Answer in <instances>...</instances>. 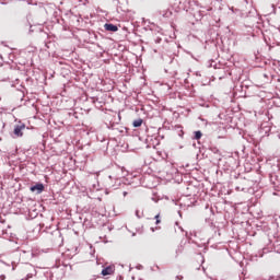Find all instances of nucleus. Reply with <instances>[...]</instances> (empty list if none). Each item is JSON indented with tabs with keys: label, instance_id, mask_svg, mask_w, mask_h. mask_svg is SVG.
<instances>
[{
	"label": "nucleus",
	"instance_id": "1a4fd4ad",
	"mask_svg": "<svg viewBox=\"0 0 280 280\" xmlns=\"http://www.w3.org/2000/svg\"><path fill=\"white\" fill-rule=\"evenodd\" d=\"M0 280H5V275H1Z\"/></svg>",
	"mask_w": 280,
	"mask_h": 280
},
{
	"label": "nucleus",
	"instance_id": "f03ea898",
	"mask_svg": "<svg viewBox=\"0 0 280 280\" xmlns=\"http://www.w3.org/2000/svg\"><path fill=\"white\" fill-rule=\"evenodd\" d=\"M31 191L36 194H43V191H45V185H43L42 183H38L34 186H31Z\"/></svg>",
	"mask_w": 280,
	"mask_h": 280
},
{
	"label": "nucleus",
	"instance_id": "6e6552de",
	"mask_svg": "<svg viewBox=\"0 0 280 280\" xmlns=\"http://www.w3.org/2000/svg\"><path fill=\"white\" fill-rule=\"evenodd\" d=\"M159 230H161V226L151 228L152 233H154L155 231H159Z\"/></svg>",
	"mask_w": 280,
	"mask_h": 280
},
{
	"label": "nucleus",
	"instance_id": "9d476101",
	"mask_svg": "<svg viewBox=\"0 0 280 280\" xmlns=\"http://www.w3.org/2000/svg\"><path fill=\"white\" fill-rule=\"evenodd\" d=\"M136 215L137 218H141V215H139V210L136 211Z\"/></svg>",
	"mask_w": 280,
	"mask_h": 280
},
{
	"label": "nucleus",
	"instance_id": "20e7f679",
	"mask_svg": "<svg viewBox=\"0 0 280 280\" xmlns=\"http://www.w3.org/2000/svg\"><path fill=\"white\" fill-rule=\"evenodd\" d=\"M104 27L106 32H119V27L115 24L106 23Z\"/></svg>",
	"mask_w": 280,
	"mask_h": 280
},
{
	"label": "nucleus",
	"instance_id": "9b49d317",
	"mask_svg": "<svg viewBox=\"0 0 280 280\" xmlns=\"http://www.w3.org/2000/svg\"><path fill=\"white\" fill-rule=\"evenodd\" d=\"M122 196H124V197L128 196V191H124V192H122Z\"/></svg>",
	"mask_w": 280,
	"mask_h": 280
},
{
	"label": "nucleus",
	"instance_id": "39448f33",
	"mask_svg": "<svg viewBox=\"0 0 280 280\" xmlns=\"http://www.w3.org/2000/svg\"><path fill=\"white\" fill-rule=\"evenodd\" d=\"M143 124V119L139 118L133 121L132 126L133 128H140V126Z\"/></svg>",
	"mask_w": 280,
	"mask_h": 280
},
{
	"label": "nucleus",
	"instance_id": "423d86ee",
	"mask_svg": "<svg viewBox=\"0 0 280 280\" xmlns=\"http://www.w3.org/2000/svg\"><path fill=\"white\" fill-rule=\"evenodd\" d=\"M194 139H196L197 141L202 139V131H200V130L195 131Z\"/></svg>",
	"mask_w": 280,
	"mask_h": 280
},
{
	"label": "nucleus",
	"instance_id": "0eeeda50",
	"mask_svg": "<svg viewBox=\"0 0 280 280\" xmlns=\"http://www.w3.org/2000/svg\"><path fill=\"white\" fill-rule=\"evenodd\" d=\"M154 220H155V224H161V213H158V214L154 217Z\"/></svg>",
	"mask_w": 280,
	"mask_h": 280
},
{
	"label": "nucleus",
	"instance_id": "7ed1b4c3",
	"mask_svg": "<svg viewBox=\"0 0 280 280\" xmlns=\"http://www.w3.org/2000/svg\"><path fill=\"white\" fill-rule=\"evenodd\" d=\"M23 130H25L24 125H16L14 127L13 133L15 135V137H23Z\"/></svg>",
	"mask_w": 280,
	"mask_h": 280
},
{
	"label": "nucleus",
	"instance_id": "f257e3e1",
	"mask_svg": "<svg viewBox=\"0 0 280 280\" xmlns=\"http://www.w3.org/2000/svg\"><path fill=\"white\" fill-rule=\"evenodd\" d=\"M101 275H103V277H108L110 275H115V265H109L105 268L102 269Z\"/></svg>",
	"mask_w": 280,
	"mask_h": 280
},
{
	"label": "nucleus",
	"instance_id": "f8f14e48",
	"mask_svg": "<svg viewBox=\"0 0 280 280\" xmlns=\"http://www.w3.org/2000/svg\"><path fill=\"white\" fill-rule=\"evenodd\" d=\"M177 253H183V247H179Z\"/></svg>",
	"mask_w": 280,
	"mask_h": 280
}]
</instances>
